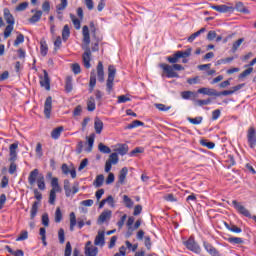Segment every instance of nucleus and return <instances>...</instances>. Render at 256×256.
Returning a JSON list of instances; mask_svg holds the SVG:
<instances>
[{
    "instance_id": "f257e3e1",
    "label": "nucleus",
    "mask_w": 256,
    "mask_h": 256,
    "mask_svg": "<svg viewBox=\"0 0 256 256\" xmlns=\"http://www.w3.org/2000/svg\"><path fill=\"white\" fill-rule=\"evenodd\" d=\"M179 53L176 51L173 55L166 57V61L169 64L160 63L159 67L162 69V77H167V79H179V74L175 71H185V67L181 64H177L180 60Z\"/></svg>"
},
{
    "instance_id": "f03ea898",
    "label": "nucleus",
    "mask_w": 256,
    "mask_h": 256,
    "mask_svg": "<svg viewBox=\"0 0 256 256\" xmlns=\"http://www.w3.org/2000/svg\"><path fill=\"white\" fill-rule=\"evenodd\" d=\"M83 42L87 45L84 49L82 55V61L86 69H91V48L89 43H91V36L89 34V26L85 25L82 28Z\"/></svg>"
},
{
    "instance_id": "7ed1b4c3",
    "label": "nucleus",
    "mask_w": 256,
    "mask_h": 256,
    "mask_svg": "<svg viewBox=\"0 0 256 256\" xmlns=\"http://www.w3.org/2000/svg\"><path fill=\"white\" fill-rule=\"evenodd\" d=\"M51 187L52 189L50 190L48 203L50 205H55L57 193H61L62 191L61 186L59 185V178H52Z\"/></svg>"
},
{
    "instance_id": "20e7f679",
    "label": "nucleus",
    "mask_w": 256,
    "mask_h": 256,
    "mask_svg": "<svg viewBox=\"0 0 256 256\" xmlns=\"http://www.w3.org/2000/svg\"><path fill=\"white\" fill-rule=\"evenodd\" d=\"M115 75H117V69L114 65L108 66V78L106 80V91L108 95H111V91H113V85L115 81Z\"/></svg>"
},
{
    "instance_id": "39448f33",
    "label": "nucleus",
    "mask_w": 256,
    "mask_h": 256,
    "mask_svg": "<svg viewBox=\"0 0 256 256\" xmlns=\"http://www.w3.org/2000/svg\"><path fill=\"white\" fill-rule=\"evenodd\" d=\"M233 207L240 213V215H243L244 217H248L249 219H253V221L256 222V215H251V212L245 206L241 205L237 200L232 201Z\"/></svg>"
},
{
    "instance_id": "423d86ee",
    "label": "nucleus",
    "mask_w": 256,
    "mask_h": 256,
    "mask_svg": "<svg viewBox=\"0 0 256 256\" xmlns=\"http://www.w3.org/2000/svg\"><path fill=\"white\" fill-rule=\"evenodd\" d=\"M185 247L188 251H192V253H201V246L197 242H195V237L190 236L187 241L184 242Z\"/></svg>"
},
{
    "instance_id": "0eeeda50",
    "label": "nucleus",
    "mask_w": 256,
    "mask_h": 256,
    "mask_svg": "<svg viewBox=\"0 0 256 256\" xmlns=\"http://www.w3.org/2000/svg\"><path fill=\"white\" fill-rule=\"evenodd\" d=\"M247 141L251 149L256 147V130L253 127H250L247 131Z\"/></svg>"
},
{
    "instance_id": "6e6552de",
    "label": "nucleus",
    "mask_w": 256,
    "mask_h": 256,
    "mask_svg": "<svg viewBox=\"0 0 256 256\" xmlns=\"http://www.w3.org/2000/svg\"><path fill=\"white\" fill-rule=\"evenodd\" d=\"M53 109V98L48 96L44 103V115L46 119H51V111Z\"/></svg>"
},
{
    "instance_id": "1a4fd4ad",
    "label": "nucleus",
    "mask_w": 256,
    "mask_h": 256,
    "mask_svg": "<svg viewBox=\"0 0 256 256\" xmlns=\"http://www.w3.org/2000/svg\"><path fill=\"white\" fill-rule=\"evenodd\" d=\"M203 247L207 253L211 256H221V253H219V250L215 248L211 243L204 241L203 242Z\"/></svg>"
},
{
    "instance_id": "9d476101",
    "label": "nucleus",
    "mask_w": 256,
    "mask_h": 256,
    "mask_svg": "<svg viewBox=\"0 0 256 256\" xmlns=\"http://www.w3.org/2000/svg\"><path fill=\"white\" fill-rule=\"evenodd\" d=\"M43 73H44V77L41 78L40 85H41V87H44L46 89V91H50L51 90V79L49 78V73L47 72V70H43Z\"/></svg>"
},
{
    "instance_id": "9b49d317",
    "label": "nucleus",
    "mask_w": 256,
    "mask_h": 256,
    "mask_svg": "<svg viewBox=\"0 0 256 256\" xmlns=\"http://www.w3.org/2000/svg\"><path fill=\"white\" fill-rule=\"evenodd\" d=\"M96 73H97L98 81L100 83H103L105 81V68L103 66L102 61H99L98 64H97Z\"/></svg>"
},
{
    "instance_id": "f8f14e48",
    "label": "nucleus",
    "mask_w": 256,
    "mask_h": 256,
    "mask_svg": "<svg viewBox=\"0 0 256 256\" xmlns=\"http://www.w3.org/2000/svg\"><path fill=\"white\" fill-rule=\"evenodd\" d=\"M212 9H214V11H218V13H233L235 11V7L227 5L212 6Z\"/></svg>"
},
{
    "instance_id": "ddd939ff",
    "label": "nucleus",
    "mask_w": 256,
    "mask_h": 256,
    "mask_svg": "<svg viewBox=\"0 0 256 256\" xmlns=\"http://www.w3.org/2000/svg\"><path fill=\"white\" fill-rule=\"evenodd\" d=\"M37 179H39V169H34L30 172L28 176L29 185H35V183H37Z\"/></svg>"
},
{
    "instance_id": "4468645a",
    "label": "nucleus",
    "mask_w": 256,
    "mask_h": 256,
    "mask_svg": "<svg viewBox=\"0 0 256 256\" xmlns=\"http://www.w3.org/2000/svg\"><path fill=\"white\" fill-rule=\"evenodd\" d=\"M17 147H19V144H17V143H13L9 147V149H10L9 161L10 162H14L15 163V161H17Z\"/></svg>"
},
{
    "instance_id": "2eb2a0df",
    "label": "nucleus",
    "mask_w": 256,
    "mask_h": 256,
    "mask_svg": "<svg viewBox=\"0 0 256 256\" xmlns=\"http://www.w3.org/2000/svg\"><path fill=\"white\" fill-rule=\"evenodd\" d=\"M111 213H112L111 210L103 211L98 218V221H97L98 225H103L105 221H108V219H111Z\"/></svg>"
},
{
    "instance_id": "dca6fc26",
    "label": "nucleus",
    "mask_w": 256,
    "mask_h": 256,
    "mask_svg": "<svg viewBox=\"0 0 256 256\" xmlns=\"http://www.w3.org/2000/svg\"><path fill=\"white\" fill-rule=\"evenodd\" d=\"M198 93L202 95H208L209 97H217V90L213 88H200L198 89Z\"/></svg>"
},
{
    "instance_id": "f3484780",
    "label": "nucleus",
    "mask_w": 256,
    "mask_h": 256,
    "mask_svg": "<svg viewBox=\"0 0 256 256\" xmlns=\"http://www.w3.org/2000/svg\"><path fill=\"white\" fill-rule=\"evenodd\" d=\"M97 85V74L95 70H92L90 73V82H89V93H93V89Z\"/></svg>"
},
{
    "instance_id": "a211bd4d",
    "label": "nucleus",
    "mask_w": 256,
    "mask_h": 256,
    "mask_svg": "<svg viewBox=\"0 0 256 256\" xmlns=\"http://www.w3.org/2000/svg\"><path fill=\"white\" fill-rule=\"evenodd\" d=\"M94 245H100V247L105 245V231H98V234L94 240Z\"/></svg>"
},
{
    "instance_id": "6ab92c4d",
    "label": "nucleus",
    "mask_w": 256,
    "mask_h": 256,
    "mask_svg": "<svg viewBox=\"0 0 256 256\" xmlns=\"http://www.w3.org/2000/svg\"><path fill=\"white\" fill-rule=\"evenodd\" d=\"M4 19L8 25H15V18L9 8H4Z\"/></svg>"
},
{
    "instance_id": "aec40b11",
    "label": "nucleus",
    "mask_w": 256,
    "mask_h": 256,
    "mask_svg": "<svg viewBox=\"0 0 256 256\" xmlns=\"http://www.w3.org/2000/svg\"><path fill=\"white\" fill-rule=\"evenodd\" d=\"M118 147L114 150L118 155H127L129 153V146L127 144H118Z\"/></svg>"
},
{
    "instance_id": "412c9836",
    "label": "nucleus",
    "mask_w": 256,
    "mask_h": 256,
    "mask_svg": "<svg viewBox=\"0 0 256 256\" xmlns=\"http://www.w3.org/2000/svg\"><path fill=\"white\" fill-rule=\"evenodd\" d=\"M94 129L97 135H101V133L103 132V121L99 119V117H96L94 119Z\"/></svg>"
},
{
    "instance_id": "4be33fe9",
    "label": "nucleus",
    "mask_w": 256,
    "mask_h": 256,
    "mask_svg": "<svg viewBox=\"0 0 256 256\" xmlns=\"http://www.w3.org/2000/svg\"><path fill=\"white\" fill-rule=\"evenodd\" d=\"M127 173H129V169L127 167H123L120 170L119 176H118V183L123 185L125 183V179H127Z\"/></svg>"
},
{
    "instance_id": "5701e85b",
    "label": "nucleus",
    "mask_w": 256,
    "mask_h": 256,
    "mask_svg": "<svg viewBox=\"0 0 256 256\" xmlns=\"http://www.w3.org/2000/svg\"><path fill=\"white\" fill-rule=\"evenodd\" d=\"M41 17H43V11L37 10L35 11L34 15L31 18H29V23H39V21H41Z\"/></svg>"
},
{
    "instance_id": "b1692460",
    "label": "nucleus",
    "mask_w": 256,
    "mask_h": 256,
    "mask_svg": "<svg viewBox=\"0 0 256 256\" xmlns=\"http://www.w3.org/2000/svg\"><path fill=\"white\" fill-rule=\"evenodd\" d=\"M225 241H228L231 245H243V243H245L243 238L240 237H228L225 238Z\"/></svg>"
},
{
    "instance_id": "393cba45",
    "label": "nucleus",
    "mask_w": 256,
    "mask_h": 256,
    "mask_svg": "<svg viewBox=\"0 0 256 256\" xmlns=\"http://www.w3.org/2000/svg\"><path fill=\"white\" fill-rule=\"evenodd\" d=\"M48 52H49V46H47V41H45V39H42L40 41V53L42 57H46Z\"/></svg>"
},
{
    "instance_id": "a878e982",
    "label": "nucleus",
    "mask_w": 256,
    "mask_h": 256,
    "mask_svg": "<svg viewBox=\"0 0 256 256\" xmlns=\"http://www.w3.org/2000/svg\"><path fill=\"white\" fill-rule=\"evenodd\" d=\"M65 91H66V93H71L73 91V77L72 76L66 77Z\"/></svg>"
},
{
    "instance_id": "bb28decb",
    "label": "nucleus",
    "mask_w": 256,
    "mask_h": 256,
    "mask_svg": "<svg viewBox=\"0 0 256 256\" xmlns=\"http://www.w3.org/2000/svg\"><path fill=\"white\" fill-rule=\"evenodd\" d=\"M93 39L96 41L93 45H92V51H99V43H101V41H103V36L101 35H94L92 36Z\"/></svg>"
},
{
    "instance_id": "cd10ccee",
    "label": "nucleus",
    "mask_w": 256,
    "mask_h": 256,
    "mask_svg": "<svg viewBox=\"0 0 256 256\" xmlns=\"http://www.w3.org/2000/svg\"><path fill=\"white\" fill-rule=\"evenodd\" d=\"M97 253H99V248H97L95 246L85 247V255L97 256Z\"/></svg>"
},
{
    "instance_id": "c85d7f7f",
    "label": "nucleus",
    "mask_w": 256,
    "mask_h": 256,
    "mask_svg": "<svg viewBox=\"0 0 256 256\" xmlns=\"http://www.w3.org/2000/svg\"><path fill=\"white\" fill-rule=\"evenodd\" d=\"M36 183H37L38 189H40V191H45V189H46L45 176H43V174L39 175V177L36 180Z\"/></svg>"
},
{
    "instance_id": "c756f323",
    "label": "nucleus",
    "mask_w": 256,
    "mask_h": 256,
    "mask_svg": "<svg viewBox=\"0 0 256 256\" xmlns=\"http://www.w3.org/2000/svg\"><path fill=\"white\" fill-rule=\"evenodd\" d=\"M104 181H105V176L103 174H100L96 176V179L94 180L93 185L96 188L103 187Z\"/></svg>"
},
{
    "instance_id": "7c9ffc66",
    "label": "nucleus",
    "mask_w": 256,
    "mask_h": 256,
    "mask_svg": "<svg viewBox=\"0 0 256 256\" xmlns=\"http://www.w3.org/2000/svg\"><path fill=\"white\" fill-rule=\"evenodd\" d=\"M71 37V29L69 28V25H64L62 30V39L63 41H67Z\"/></svg>"
},
{
    "instance_id": "2f4dec72",
    "label": "nucleus",
    "mask_w": 256,
    "mask_h": 256,
    "mask_svg": "<svg viewBox=\"0 0 256 256\" xmlns=\"http://www.w3.org/2000/svg\"><path fill=\"white\" fill-rule=\"evenodd\" d=\"M39 211V202L35 201L32 204V208L30 211V219H35L37 217V212Z\"/></svg>"
},
{
    "instance_id": "473e14b6",
    "label": "nucleus",
    "mask_w": 256,
    "mask_h": 256,
    "mask_svg": "<svg viewBox=\"0 0 256 256\" xmlns=\"http://www.w3.org/2000/svg\"><path fill=\"white\" fill-rule=\"evenodd\" d=\"M63 130H64L63 126H59L53 129L51 132L52 139H58L59 137H61V133H63Z\"/></svg>"
},
{
    "instance_id": "72a5a7b5",
    "label": "nucleus",
    "mask_w": 256,
    "mask_h": 256,
    "mask_svg": "<svg viewBox=\"0 0 256 256\" xmlns=\"http://www.w3.org/2000/svg\"><path fill=\"white\" fill-rule=\"evenodd\" d=\"M239 11V13H249V9H247V7H245V5L243 4V2H237L235 7H234V11Z\"/></svg>"
},
{
    "instance_id": "f704fd0d",
    "label": "nucleus",
    "mask_w": 256,
    "mask_h": 256,
    "mask_svg": "<svg viewBox=\"0 0 256 256\" xmlns=\"http://www.w3.org/2000/svg\"><path fill=\"white\" fill-rule=\"evenodd\" d=\"M135 127H145V123L140 120H134L126 126V129H135Z\"/></svg>"
},
{
    "instance_id": "c9c22d12",
    "label": "nucleus",
    "mask_w": 256,
    "mask_h": 256,
    "mask_svg": "<svg viewBox=\"0 0 256 256\" xmlns=\"http://www.w3.org/2000/svg\"><path fill=\"white\" fill-rule=\"evenodd\" d=\"M108 163H111L112 165H117L119 163V155L117 154V152L112 153L108 160Z\"/></svg>"
},
{
    "instance_id": "e433bc0d",
    "label": "nucleus",
    "mask_w": 256,
    "mask_h": 256,
    "mask_svg": "<svg viewBox=\"0 0 256 256\" xmlns=\"http://www.w3.org/2000/svg\"><path fill=\"white\" fill-rule=\"evenodd\" d=\"M21 43H25V36L21 32H17V37L14 41V47H19Z\"/></svg>"
},
{
    "instance_id": "4c0bfd02",
    "label": "nucleus",
    "mask_w": 256,
    "mask_h": 256,
    "mask_svg": "<svg viewBox=\"0 0 256 256\" xmlns=\"http://www.w3.org/2000/svg\"><path fill=\"white\" fill-rule=\"evenodd\" d=\"M205 31H206L205 28H201L197 32L193 33L192 35L189 36L188 42L193 43V41H195V39H197V37H199V35H201V33H205Z\"/></svg>"
},
{
    "instance_id": "58836bf2",
    "label": "nucleus",
    "mask_w": 256,
    "mask_h": 256,
    "mask_svg": "<svg viewBox=\"0 0 256 256\" xmlns=\"http://www.w3.org/2000/svg\"><path fill=\"white\" fill-rule=\"evenodd\" d=\"M64 191L66 197H71V182L68 179L64 180Z\"/></svg>"
},
{
    "instance_id": "ea45409f",
    "label": "nucleus",
    "mask_w": 256,
    "mask_h": 256,
    "mask_svg": "<svg viewBox=\"0 0 256 256\" xmlns=\"http://www.w3.org/2000/svg\"><path fill=\"white\" fill-rule=\"evenodd\" d=\"M192 48H188L185 51H177L180 59H187V57H191Z\"/></svg>"
},
{
    "instance_id": "a19ab883",
    "label": "nucleus",
    "mask_w": 256,
    "mask_h": 256,
    "mask_svg": "<svg viewBox=\"0 0 256 256\" xmlns=\"http://www.w3.org/2000/svg\"><path fill=\"white\" fill-rule=\"evenodd\" d=\"M75 225H77V217L75 212L70 213V231H75Z\"/></svg>"
},
{
    "instance_id": "79ce46f5",
    "label": "nucleus",
    "mask_w": 256,
    "mask_h": 256,
    "mask_svg": "<svg viewBox=\"0 0 256 256\" xmlns=\"http://www.w3.org/2000/svg\"><path fill=\"white\" fill-rule=\"evenodd\" d=\"M93 143H95V134H91L88 138V148H86L87 153L93 151Z\"/></svg>"
},
{
    "instance_id": "37998d69",
    "label": "nucleus",
    "mask_w": 256,
    "mask_h": 256,
    "mask_svg": "<svg viewBox=\"0 0 256 256\" xmlns=\"http://www.w3.org/2000/svg\"><path fill=\"white\" fill-rule=\"evenodd\" d=\"M245 41V38H240L237 41H235L232 45L231 51L233 53H237V49H239V47H241V44Z\"/></svg>"
},
{
    "instance_id": "c03bdc74",
    "label": "nucleus",
    "mask_w": 256,
    "mask_h": 256,
    "mask_svg": "<svg viewBox=\"0 0 256 256\" xmlns=\"http://www.w3.org/2000/svg\"><path fill=\"white\" fill-rule=\"evenodd\" d=\"M98 150L100 151V153H104V154L111 153V148H109V146H106L103 143L98 144Z\"/></svg>"
},
{
    "instance_id": "a18cd8bd",
    "label": "nucleus",
    "mask_w": 256,
    "mask_h": 256,
    "mask_svg": "<svg viewBox=\"0 0 256 256\" xmlns=\"http://www.w3.org/2000/svg\"><path fill=\"white\" fill-rule=\"evenodd\" d=\"M187 120L189 121V123H192V125H201V123H203V117L201 116H198L196 118L188 117Z\"/></svg>"
},
{
    "instance_id": "49530a36",
    "label": "nucleus",
    "mask_w": 256,
    "mask_h": 256,
    "mask_svg": "<svg viewBox=\"0 0 256 256\" xmlns=\"http://www.w3.org/2000/svg\"><path fill=\"white\" fill-rule=\"evenodd\" d=\"M123 203L125 204V207H127L128 209H131V207H133L134 202L131 198H129V196L124 195L123 196Z\"/></svg>"
},
{
    "instance_id": "de8ad7c7",
    "label": "nucleus",
    "mask_w": 256,
    "mask_h": 256,
    "mask_svg": "<svg viewBox=\"0 0 256 256\" xmlns=\"http://www.w3.org/2000/svg\"><path fill=\"white\" fill-rule=\"evenodd\" d=\"M13 25L14 24H8L4 30V39H8V37H11V33H13Z\"/></svg>"
},
{
    "instance_id": "09e8293b",
    "label": "nucleus",
    "mask_w": 256,
    "mask_h": 256,
    "mask_svg": "<svg viewBox=\"0 0 256 256\" xmlns=\"http://www.w3.org/2000/svg\"><path fill=\"white\" fill-rule=\"evenodd\" d=\"M70 19L75 27V29H81V20L75 17V15L70 14Z\"/></svg>"
},
{
    "instance_id": "8fccbe9b",
    "label": "nucleus",
    "mask_w": 256,
    "mask_h": 256,
    "mask_svg": "<svg viewBox=\"0 0 256 256\" xmlns=\"http://www.w3.org/2000/svg\"><path fill=\"white\" fill-rule=\"evenodd\" d=\"M63 220V213H61V208H56L55 211V223H61Z\"/></svg>"
},
{
    "instance_id": "3c124183",
    "label": "nucleus",
    "mask_w": 256,
    "mask_h": 256,
    "mask_svg": "<svg viewBox=\"0 0 256 256\" xmlns=\"http://www.w3.org/2000/svg\"><path fill=\"white\" fill-rule=\"evenodd\" d=\"M26 239H29V232L22 230L20 235L16 238V241H25Z\"/></svg>"
},
{
    "instance_id": "603ef678",
    "label": "nucleus",
    "mask_w": 256,
    "mask_h": 256,
    "mask_svg": "<svg viewBox=\"0 0 256 256\" xmlns=\"http://www.w3.org/2000/svg\"><path fill=\"white\" fill-rule=\"evenodd\" d=\"M252 73H253V67H249L239 74V79H245V77H249V75Z\"/></svg>"
},
{
    "instance_id": "864d4df0",
    "label": "nucleus",
    "mask_w": 256,
    "mask_h": 256,
    "mask_svg": "<svg viewBox=\"0 0 256 256\" xmlns=\"http://www.w3.org/2000/svg\"><path fill=\"white\" fill-rule=\"evenodd\" d=\"M58 239H59V243L61 245H63V243H65V230L63 228H60L58 230Z\"/></svg>"
},
{
    "instance_id": "5fc2aeb1",
    "label": "nucleus",
    "mask_w": 256,
    "mask_h": 256,
    "mask_svg": "<svg viewBox=\"0 0 256 256\" xmlns=\"http://www.w3.org/2000/svg\"><path fill=\"white\" fill-rule=\"evenodd\" d=\"M200 144L203 146V147H207V149H214L215 148V143L213 142H209L205 139L201 140L200 141Z\"/></svg>"
},
{
    "instance_id": "6e6d98bb",
    "label": "nucleus",
    "mask_w": 256,
    "mask_h": 256,
    "mask_svg": "<svg viewBox=\"0 0 256 256\" xmlns=\"http://www.w3.org/2000/svg\"><path fill=\"white\" fill-rule=\"evenodd\" d=\"M187 83L189 85H197V84L201 83V77L195 76L194 78H188Z\"/></svg>"
},
{
    "instance_id": "4d7b16f0",
    "label": "nucleus",
    "mask_w": 256,
    "mask_h": 256,
    "mask_svg": "<svg viewBox=\"0 0 256 256\" xmlns=\"http://www.w3.org/2000/svg\"><path fill=\"white\" fill-rule=\"evenodd\" d=\"M87 109L88 111H95V98L90 97L87 102Z\"/></svg>"
},
{
    "instance_id": "13d9d810",
    "label": "nucleus",
    "mask_w": 256,
    "mask_h": 256,
    "mask_svg": "<svg viewBox=\"0 0 256 256\" xmlns=\"http://www.w3.org/2000/svg\"><path fill=\"white\" fill-rule=\"evenodd\" d=\"M154 107H156L158 111H169V109H171V106H166L165 104L161 103L154 104Z\"/></svg>"
},
{
    "instance_id": "bf43d9fd",
    "label": "nucleus",
    "mask_w": 256,
    "mask_h": 256,
    "mask_svg": "<svg viewBox=\"0 0 256 256\" xmlns=\"http://www.w3.org/2000/svg\"><path fill=\"white\" fill-rule=\"evenodd\" d=\"M71 253H73V247L71 246V242H67L64 251V256H71Z\"/></svg>"
},
{
    "instance_id": "052dcab7",
    "label": "nucleus",
    "mask_w": 256,
    "mask_h": 256,
    "mask_svg": "<svg viewBox=\"0 0 256 256\" xmlns=\"http://www.w3.org/2000/svg\"><path fill=\"white\" fill-rule=\"evenodd\" d=\"M56 9L57 11H65V9H67V0H61V3L56 6Z\"/></svg>"
},
{
    "instance_id": "680f3d73",
    "label": "nucleus",
    "mask_w": 256,
    "mask_h": 256,
    "mask_svg": "<svg viewBox=\"0 0 256 256\" xmlns=\"http://www.w3.org/2000/svg\"><path fill=\"white\" fill-rule=\"evenodd\" d=\"M42 10L45 12V13H49V11H51V3L46 0L43 2L42 4Z\"/></svg>"
},
{
    "instance_id": "e2e57ef3",
    "label": "nucleus",
    "mask_w": 256,
    "mask_h": 256,
    "mask_svg": "<svg viewBox=\"0 0 256 256\" xmlns=\"http://www.w3.org/2000/svg\"><path fill=\"white\" fill-rule=\"evenodd\" d=\"M42 225H44V227H49V214L44 213L42 215Z\"/></svg>"
},
{
    "instance_id": "0e129e2a",
    "label": "nucleus",
    "mask_w": 256,
    "mask_h": 256,
    "mask_svg": "<svg viewBox=\"0 0 256 256\" xmlns=\"http://www.w3.org/2000/svg\"><path fill=\"white\" fill-rule=\"evenodd\" d=\"M72 71L74 75H79L81 73V66L78 63L72 64Z\"/></svg>"
},
{
    "instance_id": "69168bd1",
    "label": "nucleus",
    "mask_w": 256,
    "mask_h": 256,
    "mask_svg": "<svg viewBox=\"0 0 256 256\" xmlns=\"http://www.w3.org/2000/svg\"><path fill=\"white\" fill-rule=\"evenodd\" d=\"M27 7H29V3L22 2L16 7V11H25V9H27Z\"/></svg>"
},
{
    "instance_id": "338daca9",
    "label": "nucleus",
    "mask_w": 256,
    "mask_h": 256,
    "mask_svg": "<svg viewBox=\"0 0 256 256\" xmlns=\"http://www.w3.org/2000/svg\"><path fill=\"white\" fill-rule=\"evenodd\" d=\"M127 249H131L133 252L137 251V247H139V244H132L129 241L125 242Z\"/></svg>"
},
{
    "instance_id": "774afa93",
    "label": "nucleus",
    "mask_w": 256,
    "mask_h": 256,
    "mask_svg": "<svg viewBox=\"0 0 256 256\" xmlns=\"http://www.w3.org/2000/svg\"><path fill=\"white\" fill-rule=\"evenodd\" d=\"M182 99H191L193 97V92L191 91H184L181 93Z\"/></svg>"
}]
</instances>
